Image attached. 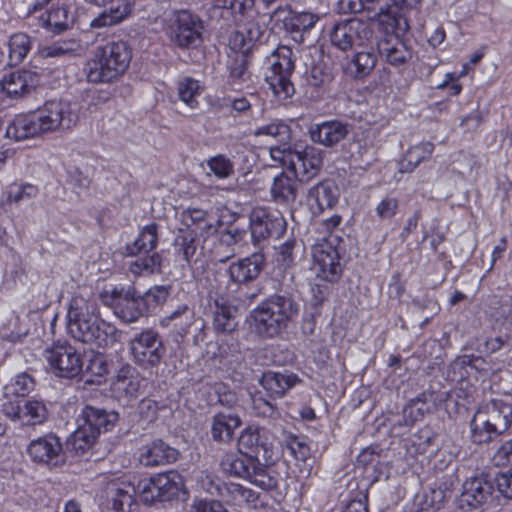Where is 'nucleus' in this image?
<instances>
[{
    "label": "nucleus",
    "instance_id": "nucleus-62",
    "mask_svg": "<svg viewBox=\"0 0 512 512\" xmlns=\"http://www.w3.org/2000/svg\"><path fill=\"white\" fill-rule=\"evenodd\" d=\"M497 491L508 499H512V469L493 475Z\"/></svg>",
    "mask_w": 512,
    "mask_h": 512
},
{
    "label": "nucleus",
    "instance_id": "nucleus-56",
    "mask_svg": "<svg viewBox=\"0 0 512 512\" xmlns=\"http://www.w3.org/2000/svg\"><path fill=\"white\" fill-rule=\"evenodd\" d=\"M207 166L218 179H228L234 174V163L224 154H217L207 159Z\"/></svg>",
    "mask_w": 512,
    "mask_h": 512
},
{
    "label": "nucleus",
    "instance_id": "nucleus-24",
    "mask_svg": "<svg viewBox=\"0 0 512 512\" xmlns=\"http://www.w3.org/2000/svg\"><path fill=\"white\" fill-rule=\"evenodd\" d=\"M39 85V75L30 70L11 72L0 81L2 97L21 98L36 89Z\"/></svg>",
    "mask_w": 512,
    "mask_h": 512
},
{
    "label": "nucleus",
    "instance_id": "nucleus-10",
    "mask_svg": "<svg viewBox=\"0 0 512 512\" xmlns=\"http://www.w3.org/2000/svg\"><path fill=\"white\" fill-rule=\"evenodd\" d=\"M249 228L254 246L269 239H280L287 230V222L281 211L269 206L254 207L249 215Z\"/></svg>",
    "mask_w": 512,
    "mask_h": 512
},
{
    "label": "nucleus",
    "instance_id": "nucleus-18",
    "mask_svg": "<svg viewBox=\"0 0 512 512\" xmlns=\"http://www.w3.org/2000/svg\"><path fill=\"white\" fill-rule=\"evenodd\" d=\"M200 292L205 295L208 304L231 302L238 290L232 281L228 269L224 272L209 270L198 280Z\"/></svg>",
    "mask_w": 512,
    "mask_h": 512
},
{
    "label": "nucleus",
    "instance_id": "nucleus-46",
    "mask_svg": "<svg viewBox=\"0 0 512 512\" xmlns=\"http://www.w3.org/2000/svg\"><path fill=\"white\" fill-rule=\"evenodd\" d=\"M434 151V144L423 142L408 149L399 163L401 173L412 172L422 161L428 159Z\"/></svg>",
    "mask_w": 512,
    "mask_h": 512
},
{
    "label": "nucleus",
    "instance_id": "nucleus-5",
    "mask_svg": "<svg viewBox=\"0 0 512 512\" xmlns=\"http://www.w3.org/2000/svg\"><path fill=\"white\" fill-rule=\"evenodd\" d=\"M132 50L125 41H110L95 48L84 72L89 83H113L128 69Z\"/></svg>",
    "mask_w": 512,
    "mask_h": 512
},
{
    "label": "nucleus",
    "instance_id": "nucleus-47",
    "mask_svg": "<svg viewBox=\"0 0 512 512\" xmlns=\"http://www.w3.org/2000/svg\"><path fill=\"white\" fill-rule=\"evenodd\" d=\"M178 98L190 109H196L199 106L198 97L202 93V88L198 80L184 76L176 82Z\"/></svg>",
    "mask_w": 512,
    "mask_h": 512
},
{
    "label": "nucleus",
    "instance_id": "nucleus-33",
    "mask_svg": "<svg viewBox=\"0 0 512 512\" xmlns=\"http://www.w3.org/2000/svg\"><path fill=\"white\" fill-rule=\"evenodd\" d=\"M106 495L111 508L120 512L124 511L125 506L130 507L132 505L136 488L129 480H113L107 485Z\"/></svg>",
    "mask_w": 512,
    "mask_h": 512
},
{
    "label": "nucleus",
    "instance_id": "nucleus-16",
    "mask_svg": "<svg viewBox=\"0 0 512 512\" xmlns=\"http://www.w3.org/2000/svg\"><path fill=\"white\" fill-rule=\"evenodd\" d=\"M26 452L32 462L49 470L60 469L67 462L63 444L54 433H47L33 439L28 444Z\"/></svg>",
    "mask_w": 512,
    "mask_h": 512
},
{
    "label": "nucleus",
    "instance_id": "nucleus-30",
    "mask_svg": "<svg viewBox=\"0 0 512 512\" xmlns=\"http://www.w3.org/2000/svg\"><path fill=\"white\" fill-rule=\"evenodd\" d=\"M249 59L244 54H237L228 61L226 85L232 91H241L252 83V74L248 68Z\"/></svg>",
    "mask_w": 512,
    "mask_h": 512
},
{
    "label": "nucleus",
    "instance_id": "nucleus-57",
    "mask_svg": "<svg viewBox=\"0 0 512 512\" xmlns=\"http://www.w3.org/2000/svg\"><path fill=\"white\" fill-rule=\"evenodd\" d=\"M193 317L194 314L189 306L187 304H180L174 311L160 320V325L168 327L171 322L180 320L181 323H184V327L182 328L183 333H187L188 328L192 324Z\"/></svg>",
    "mask_w": 512,
    "mask_h": 512
},
{
    "label": "nucleus",
    "instance_id": "nucleus-22",
    "mask_svg": "<svg viewBox=\"0 0 512 512\" xmlns=\"http://www.w3.org/2000/svg\"><path fill=\"white\" fill-rule=\"evenodd\" d=\"M378 55L392 66L406 64L412 58V50L400 38V35L388 33L381 37L374 36Z\"/></svg>",
    "mask_w": 512,
    "mask_h": 512
},
{
    "label": "nucleus",
    "instance_id": "nucleus-11",
    "mask_svg": "<svg viewBox=\"0 0 512 512\" xmlns=\"http://www.w3.org/2000/svg\"><path fill=\"white\" fill-rule=\"evenodd\" d=\"M133 361L141 368H157L166 355V347L158 331L147 328L129 341Z\"/></svg>",
    "mask_w": 512,
    "mask_h": 512
},
{
    "label": "nucleus",
    "instance_id": "nucleus-58",
    "mask_svg": "<svg viewBox=\"0 0 512 512\" xmlns=\"http://www.w3.org/2000/svg\"><path fill=\"white\" fill-rule=\"evenodd\" d=\"M242 492L243 486L241 484L233 482L223 483L220 497L228 504L241 507L243 506Z\"/></svg>",
    "mask_w": 512,
    "mask_h": 512
},
{
    "label": "nucleus",
    "instance_id": "nucleus-52",
    "mask_svg": "<svg viewBox=\"0 0 512 512\" xmlns=\"http://www.w3.org/2000/svg\"><path fill=\"white\" fill-rule=\"evenodd\" d=\"M170 291L171 287L169 285H155L141 293L142 305L147 315L154 312L167 301Z\"/></svg>",
    "mask_w": 512,
    "mask_h": 512
},
{
    "label": "nucleus",
    "instance_id": "nucleus-27",
    "mask_svg": "<svg viewBox=\"0 0 512 512\" xmlns=\"http://www.w3.org/2000/svg\"><path fill=\"white\" fill-rule=\"evenodd\" d=\"M301 180L293 173L282 171L276 175L270 186V196L274 203L281 206H291L296 202Z\"/></svg>",
    "mask_w": 512,
    "mask_h": 512
},
{
    "label": "nucleus",
    "instance_id": "nucleus-50",
    "mask_svg": "<svg viewBox=\"0 0 512 512\" xmlns=\"http://www.w3.org/2000/svg\"><path fill=\"white\" fill-rule=\"evenodd\" d=\"M86 384H100L108 374V363L101 353H93L83 369Z\"/></svg>",
    "mask_w": 512,
    "mask_h": 512
},
{
    "label": "nucleus",
    "instance_id": "nucleus-6",
    "mask_svg": "<svg viewBox=\"0 0 512 512\" xmlns=\"http://www.w3.org/2000/svg\"><path fill=\"white\" fill-rule=\"evenodd\" d=\"M269 154L275 164L286 167L301 181L316 175L323 163L321 152L313 146L276 145L270 147Z\"/></svg>",
    "mask_w": 512,
    "mask_h": 512
},
{
    "label": "nucleus",
    "instance_id": "nucleus-38",
    "mask_svg": "<svg viewBox=\"0 0 512 512\" xmlns=\"http://www.w3.org/2000/svg\"><path fill=\"white\" fill-rule=\"evenodd\" d=\"M469 438L477 445L488 444L500 437L491 422L477 409L469 423Z\"/></svg>",
    "mask_w": 512,
    "mask_h": 512
},
{
    "label": "nucleus",
    "instance_id": "nucleus-28",
    "mask_svg": "<svg viewBox=\"0 0 512 512\" xmlns=\"http://www.w3.org/2000/svg\"><path fill=\"white\" fill-rule=\"evenodd\" d=\"M500 436L504 435L512 425V405L499 399H492L478 407Z\"/></svg>",
    "mask_w": 512,
    "mask_h": 512
},
{
    "label": "nucleus",
    "instance_id": "nucleus-4",
    "mask_svg": "<svg viewBox=\"0 0 512 512\" xmlns=\"http://www.w3.org/2000/svg\"><path fill=\"white\" fill-rule=\"evenodd\" d=\"M300 304L292 291L280 289L250 313L254 332L261 338L280 335L299 314Z\"/></svg>",
    "mask_w": 512,
    "mask_h": 512
},
{
    "label": "nucleus",
    "instance_id": "nucleus-25",
    "mask_svg": "<svg viewBox=\"0 0 512 512\" xmlns=\"http://www.w3.org/2000/svg\"><path fill=\"white\" fill-rule=\"evenodd\" d=\"M179 451L161 439L142 445L138 450V460L145 467H158L175 462Z\"/></svg>",
    "mask_w": 512,
    "mask_h": 512
},
{
    "label": "nucleus",
    "instance_id": "nucleus-59",
    "mask_svg": "<svg viewBox=\"0 0 512 512\" xmlns=\"http://www.w3.org/2000/svg\"><path fill=\"white\" fill-rule=\"evenodd\" d=\"M399 202L397 198L385 196L376 206L375 212L382 221L391 220L398 211Z\"/></svg>",
    "mask_w": 512,
    "mask_h": 512
},
{
    "label": "nucleus",
    "instance_id": "nucleus-23",
    "mask_svg": "<svg viewBox=\"0 0 512 512\" xmlns=\"http://www.w3.org/2000/svg\"><path fill=\"white\" fill-rule=\"evenodd\" d=\"M266 266V257L262 252H255L249 256L232 262L228 271L232 281L240 285H247L255 281Z\"/></svg>",
    "mask_w": 512,
    "mask_h": 512
},
{
    "label": "nucleus",
    "instance_id": "nucleus-2",
    "mask_svg": "<svg viewBox=\"0 0 512 512\" xmlns=\"http://www.w3.org/2000/svg\"><path fill=\"white\" fill-rule=\"evenodd\" d=\"M78 120L69 102L49 100L36 110L18 114L6 127L5 137L16 142L72 128Z\"/></svg>",
    "mask_w": 512,
    "mask_h": 512
},
{
    "label": "nucleus",
    "instance_id": "nucleus-29",
    "mask_svg": "<svg viewBox=\"0 0 512 512\" xmlns=\"http://www.w3.org/2000/svg\"><path fill=\"white\" fill-rule=\"evenodd\" d=\"M180 220L187 227L186 231H192L193 234L199 233L203 237H208L216 232L214 218L205 210L200 208H187L180 214Z\"/></svg>",
    "mask_w": 512,
    "mask_h": 512
},
{
    "label": "nucleus",
    "instance_id": "nucleus-12",
    "mask_svg": "<svg viewBox=\"0 0 512 512\" xmlns=\"http://www.w3.org/2000/svg\"><path fill=\"white\" fill-rule=\"evenodd\" d=\"M318 20L316 14L293 11L288 5H278L271 14L274 27L298 44L305 42Z\"/></svg>",
    "mask_w": 512,
    "mask_h": 512
},
{
    "label": "nucleus",
    "instance_id": "nucleus-51",
    "mask_svg": "<svg viewBox=\"0 0 512 512\" xmlns=\"http://www.w3.org/2000/svg\"><path fill=\"white\" fill-rule=\"evenodd\" d=\"M48 418V410L43 401L30 399L22 405V424L39 425Z\"/></svg>",
    "mask_w": 512,
    "mask_h": 512
},
{
    "label": "nucleus",
    "instance_id": "nucleus-1",
    "mask_svg": "<svg viewBox=\"0 0 512 512\" xmlns=\"http://www.w3.org/2000/svg\"><path fill=\"white\" fill-rule=\"evenodd\" d=\"M272 440L268 429L259 426L246 427L238 438L239 454H226L221 461L222 469L262 490L276 488L278 480L267 470V464L273 460Z\"/></svg>",
    "mask_w": 512,
    "mask_h": 512
},
{
    "label": "nucleus",
    "instance_id": "nucleus-36",
    "mask_svg": "<svg viewBox=\"0 0 512 512\" xmlns=\"http://www.w3.org/2000/svg\"><path fill=\"white\" fill-rule=\"evenodd\" d=\"M208 306L213 315V327L218 333H231L237 328L238 309L232 301Z\"/></svg>",
    "mask_w": 512,
    "mask_h": 512
},
{
    "label": "nucleus",
    "instance_id": "nucleus-43",
    "mask_svg": "<svg viewBox=\"0 0 512 512\" xmlns=\"http://www.w3.org/2000/svg\"><path fill=\"white\" fill-rule=\"evenodd\" d=\"M73 21V15L65 6L53 8L46 16L40 17L41 26L56 34L67 30Z\"/></svg>",
    "mask_w": 512,
    "mask_h": 512
},
{
    "label": "nucleus",
    "instance_id": "nucleus-44",
    "mask_svg": "<svg viewBox=\"0 0 512 512\" xmlns=\"http://www.w3.org/2000/svg\"><path fill=\"white\" fill-rule=\"evenodd\" d=\"M295 359L294 352L284 344L270 345L258 351V360L262 365L285 366Z\"/></svg>",
    "mask_w": 512,
    "mask_h": 512
},
{
    "label": "nucleus",
    "instance_id": "nucleus-34",
    "mask_svg": "<svg viewBox=\"0 0 512 512\" xmlns=\"http://www.w3.org/2000/svg\"><path fill=\"white\" fill-rule=\"evenodd\" d=\"M299 382L300 379L296 374L287 371L284 373L267 371L263 373L260 380L263 388L276 398L283 397L288 390L295 387Z\"/></svg>",
    "mask_w": 512,
    "mask_h": 512
},
{
    "label": "nucleus",
    "instance_id": "nucleus-21",
    "mask_svg": "<svg viewBox=\"0 0 512 512\" xmlns=\"http://www.w3.org/2000/svg\"><path fill=\"white\" fill-rule=\"evenodd\" d=\"M118 419L119 415L115 411H107L91 405H85L81 409L76 423L98 438L102 432L110 431Z\"/></svg>",
    "mask_w": 512,
    "mask_h": 512
},
{
    "label": "nucleus",
    "instance_id": "nucleus-61",
    "mask_svg": "<svg viewBox=\"0 0 512 512\" xmlns=\"http://www.w3.org/2000/svg\"><path fill=\"white\" fill-rule=\"evenodd\" d=\"M297 246V241L294 238L287 239L278 247L277 261L284 267H290L295 259L294 250Z\"/></svg>",
    "mask_w": 512,
    "mask_h": 512
},
{
    "label": "nucleus",
    "instance_id": "nucleus-42",
    "mask_svg": "<svg viewBox=\"0 0 512 512\" xmlns=\"http://www.w3.org/2000/svg\"><path fill=\"white\" fill-rule=\"evenodd\" d=\"M37 381L33 372L26 370L19 372L3 387V395L5 398L26 397L35 390Z\"/></svg>",
    "mask_w": 512,
    "mask_h": 512
},
{
    "label": "nucleus",
    "instance_id": "nucleus-63",
    "mask_svg": "<svg viewBox=\"0 0 512 512\" xmlns=\"http://www.w3.org/2000/svg\"><path fill=\"white\" fill-rule=\"evenodd\" d=\"M196 482L199 489L207 492L212 496H220V490L222 489V485L217 483L211 474L204 471L198 472L196 475Z\"/></svg>",
    "mask_w": 512,
    "mask_h": 512
},
{
    "label": "nucleus",
    "instance_id": "nucleus-13",
    "mask_svg": "<svg viewBox=\"0 0 512 512\" xmlns=\"http://www.w3.org/2000/svg\"><path fill=\"white\" fill-rule=\"evenodd\" d=\"M44 357L57 377L73 379L83 373V354L67 341H58L45 349Z\"/></svg>",
    "mask_w": 512,
    "mask_h": 512
},
{
    "label": "nucleus",
    "instance_id": "nucleus-3",
    "mask_svg": "<svg viewBox=\"0 0 512 512\" xmlns=\"http://www.w3.org/2000/svg\"><path fill=\"white\" fill-rule=\"evenodd\" d=\"M67 331L75 340L99 348L112 346L117 341V328L99 316L95 299L88 295L79 294L71 299Z\"/></svg>",
    "mask_w": 512,
    "mask_h": 512
},
{
    "label": "nucleus",
    "instance_id": "nucleus-15",
    "mask_svg": "<svg viewBox=\"0 0 512 512\" xmlns=\"http://www.w3.org/2000/svg\"><path fill=\"white\" fill-rule=\"evenodd\" d=\"M203 30L204 24L198 15L188 10H180L173 15L169 37L179 48H197L203 42Z\"/></svg>",
    "mask_w": 512,
    "mask_h": 512
},
{
    "label": "nucleus",
    "instance_id": "nucleus-7",
    "mask_svg": "<svg viewBox=\"0 0 512 512\" xmlns=\"http://www.w3.org/2000/svg\"><path fill=\"white\" fill-rule=\"evenodd\" d=\"M343 240L332 233L312 246L313 271L316 279L329 284L337 283L343 274Z\"/></svg>",
    "mask_w": 512,
    "mask_h": 512
},
{
    "label": "nucleus",
    "instance_id": "nucleus-32",
    "mask_svg": "<svg viewBox=\"0 0 512 512\" xmlns=\"http://www.w3.org/2000/svg\"><path fill=\"white\" fill-rule=\"evenodd\" d=\"M110 7L103 10L97 17L92 19L90 27L100 29L116 25L123 21L133 11L131 0H113L108 3Z\"/></svg>",
    "mask_w": 512,
    "mask_h": 512
},
{
    "label": "nucleus",
    "instance_id": "nucleus-26",
    "mask_svg": "<svg viewBox=\"0 0 512 512\" xmlns=\"http://www.w3.org/2000/svg\"><path fill=\"white\" fill-rule=\"evenodd\" d=\"M340 191L332 180H324L308 190L307 203L314 214L333 209L339 201Z\"/></svg>",
    "mask_w": 512,
    "mask_h": 512
},
{
    "label": "nucleus",
    "instance_id": "nucleus-20",
    "mask_svg": "<svg viewBox=\"0 0 512 512\" xmlns=\"http://www.w3.org/2000/svg\"><path fill=\"white\" fill-rule=\"evenodd\" d=\"M351 129V124L339 119H332L312 124L309 128V135L314 143L326 148H333L346 139Z\"/></svg>",
    "mask_w": 512,
    "mask_h": 512
},
{
    "label": "nucleus",
    "instance_id": "nucleus-9",
    "mask_svg": "<svg viewBox=\"0 0 512 512\" xmlns=\"http://www.w3.org/2000/svg\"><path fill=\"white\" fill-rule=\"evenodd\" d=\"M102 303L113 310L114 315L124 323H134L147 316L142 305L141 292L135 287L128 288L109 286L99 294Z\"/></svg>",
    "mask_w": 512,
    "mask_h": 512
},
{
    "label": "nucleus",
    "instance_id": "nucleus-17",
    "mask_svg": "<svg viewBox=\"0 0 512 512\" xmlns=\"http://www.w3.org/2000/svg\"><path fill=\"white\" fill-rule=\"evenodd\" d=\"M421 0H387L378 3V23L384 34H404L409 29L406 10L415 7Z\"/></svg>",
    "mask_w": 512,
    "mask_h": 512
},
{
    "label": "nucleus",
    "instance_id": "nucleus-49",
    "mask_svg": "<svg viewBox=\"0 0 512 512\" xmlns=\"http://www.w3.org/2000/svg\"><path fill=\"white\" fill-rule=\"evenodd\" d=\"M332 80L331 70L322 64L312 66L307 75V84L315 89L316 95H313V97L317 98L329 90Z\"/></svg>",
    "mask_w": 512,
    "mask_h": 512
},
{
    "label": "nucleus",
    "instance_id": "nucleus-39",
    "mask_svg": "<svg viewBox=\"0 0 512 512\" xmlns=\"http://www.w3.org/2000/svg\"><path fill=\"white\" fill-rule=\"evenodd\" d=\"M158 229L156 223L144 226L137 238L126 246L127 256H136L138 254H147L153 251L158 244Z\"/></svg>",
    "mask_w": 512,
    "mask_h": 512
},
{
    "label": "nucleus",
    "instance_id": "nucleus-55",
    "mask_svg": "<svg viewBox=\"0 0 512 512\" xmlns=\"http://www.w3.org/2000/svg\"><path fill=\"white\" fill-rule=\"evenodd\" d=\"M283 441L285 447L296 460L306 461L310 457L311 449L307 437L288 433L285 434Z\"/></svg>",
    "mask_w": 512,
    "mask_h": 512
},
{
    "label": "nucleus",
    "instance_id": "nucleus-19",
    "mask_svg": "<svg viewBox=\"0 0 512 512\" xmlns=\"http://www.w3.org/2000/svg\"><path fill=\"white\" fill-rule=\"evenodd\" d=\"M494 492L495 486L491 473L469 478L463 484L459 505L461 508H477L486 503Z\"/></svg>",
    "mask_w": 512,
    "mask_h": 512
},
{
    "label": "nucleus",
    "instance_id": "nucleus-14",
    "mask_svg": "<svg viewBox=\"0 0 512 512\" xmlns=\"http://www.w3.org/2000/svg\"><path fill=\"white\" fill-rule=\"evenodd\" d=\"M330 42L341 51H347L357 46L372 47L374 32L366 21L350 18L333 25L330 31Z\"/></svg>",
    "mask_w": 512,
    "mask_h": 512
},
{
    "label": "nucleus",
    "instance_id": "nucleus-8",
    "mask_svg": "<svg viewBox=\"0 0 512 512\" xmlns=\"http://www.w3.org/2000/svg\"><path fill=\"white\" fill-rule=\"evenodd\" d=\"M295 69V56L288 46H278L266 57L265 79L275 96L287 100L295 93L291 76Z\"/></svg>",
    "mask_w": 512,
    "mask_h": 512
},
{
    "label": "nucleus",
    "instance_id": "nucleus-41",
    "mask_svg": "<svg viewBox=\"0 0 512 512\" xmlns=\"http://www.w3.org/2000/svg\"><path fill=\"white\" fill-rule=\"evenodd\" d=\"M127 261L128 270L135 276H149L161 273L163 257L158 252L138 254Z\"/></svg>",
    "mask_w": 512,
    "mask_h": 512
},
{
    "label": "nucleus",
    "instance_id": "nucleus-37",
    "mask_svg": "<svg viewBox=\"0 0 512 512\" xmlns=\"http://www.w3.org/2000/svg\"><path fill=\"white\" fill-rule=\"evenodd\" d=\"M38 194V186L24 181H15L3 191L2 202L6 205L20 207L35 199Z\"/></svg>",
    "mask_w": 512,
    "mask_h": 512
},
{
    "label": "nucleus",
    "instance_id": "nucleus-48",
    "mask_svg": "<svg viewBox=\"0 0 512 512\" xmlns=\"http://www.w3.org/2000/svg\"><path fill=\"white\" fill-rule=\"evenodd\" d=\"M32 39L26 33L12 34L5 45L15 66L21 64L32 49Z\"/></svg>",
    "mask_w": 512,
    "mask_h": 512
},
{
    "label": "nucleus",
    "instance_id": "nucleus-40",
    "mask_svg": "<svg viewBox=\"0 0 512 512\" xmlns=\"http://www.w3.org/2000/svg\"><path fill=\"white\" fill-rule=\"evenodd\" d=\"M159 501H170L177 497L184 486L183 478L177 471H168L154 476Z\"/></svg>",
    "mask_w": 512,
    "mask_h": 512
},
{
    "label": "nucleus",
    "instance_id": "nucleus-54",
    "mask_svg": "<svg viewBox=\"0 0 512 512\" xmlns=\"http://www.w3.org/2000/svg\"><path fill=\"white\" fill-rule=\"evenodd\" d=\"M256 136H270L281 142L280 145L288 144L287 141L291 137L290 126L283 120H273L268 124L258 127L255 131Z\"/></svg>",
    "mask_w": 512,
    "mask_h": 512
},
{
    "label": "nucleus",
    "instance_id": "nucleus-64",
    "mask_svg": "<svg viewBox=\"0 0 512 512\" xmlns=\"http://www.w3.org/2000/svg\"><path fill=\"white\" fill-rule=\"evenodd\" d=\"M492 463L495 466L512 465V443L511 440L502 443L494 452Z\"/></svg>",
    "mask_w": 512,
    "mask_h": 512
},
{
    "label": "nucleus",
    "instance_id": "nucleus-45",
    "mask_svg": "<svg viewBox=\"0 0 512 512\" xmlns=\"http://www.w3.org/2000/svg\"><path fill=\"white\" fill-rule=\"evenodd\" d=\"M97 437L93 433H89L85 428L77 425L76 430L69 436L66 441L64 450L66 455L72 453L74 456L81 457L85 455L96 442Z\"/></svg>",
    "mask_w": 512,
    "mask_h": 512
},
{
    "label": "nucleus",
    "instance_id": "nucleus-35",
    "mask_svg": "<svg viewBox=\"0 0 512 512\" xmlns=\"http://www.w3.org/2000/svg\"><path fill=\"white\" fill-rule=\"evenodd\" d=\"M365 50L358 51L345 65V72L355 79H363L374 69L377 56L375 43L371 46H362Z\"/></svg>",
    "mask_w": 512,
    "mask_h": 512
},
{
    "label": "nucleus",
    "instance_id": "nucleus-53",
    "mask_svg": "<svg viewBox=\"0 0 512 512\" xmlns=\"http://www.w3.org/2000/svg\"><path fill=\"white\" fill-rule=\"evenodd\" d=\"M173 246L175 255L189 264L197 251L196 236L192 231H180L174 239Z\"/></svg>",
    "mask_w": 512,
    "mask_h": 512
},
{
    "label": "nucleus",
    "instance_id": "nucleus-31",
    "mask_svg": "<svg viewBox=\"0 0 512 512\" xmlns=\"http://www.w3.org/2000/svg\"><path fill=\"white\" fill-rule=\"evenodd\" d=\"M242 424L238 414L219 412L211 419V437L215 442L228 444L234 438L235 430Z\"/></svg>",
    "mask_w": 512,
    "mask_h": 512
},
{
    "label": "nucleus",
    "instance_id": "nucleus-60",
    "mask_svg": "<svg viewBox=\"0 0 512 512\" xmlns=\"http://www.w3.org/2000/svg\"><path fill=\"white\" fill-rule=\"evenodd\" d=\"M135 488L136 493L140 494V497L144 503L152 504L156 501H159L154 477L138 481V484L135 486Z\"/></svg>",
    "mask_w": 512,
    "mask_h": 512
}]
</instances>
